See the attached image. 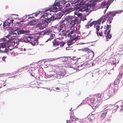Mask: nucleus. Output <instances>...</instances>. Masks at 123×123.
Listing matches in <instances>:
<instances>
[{"label":"nucleus","instance_id":"nucleus-1","mask_svg":"<svg viewBox=\"0 0 123 123\" xmlns=\"http://www.w3.org/2000/svg\"><path fill=\"white\" fill-rule=\"evenodd\" d=\"M123 11V10H118L114 12H107L106 15L103 16L101 17L100 19L98 21V25H100L101 21H102V23L103 24L104 22H105L107 18V23L109 24H110L111 23L113 19V17L115 16L116 14H120Z\"/></svg>","mask_w":123,"mask_h":123},{"label":"nucleus","instance_id":"nucleus-2","mask_svg":"<svg viewBox=\"0 0 123 123\" xmlns=\"http://www.w3.org/2000/svg\"><path fill=\"white\" fill-rule=\"evenodd\" d=\"M54 17L49 13H44L41 17V19L47 23L48 24L51 21L54 20Z\"/></svg>","mask_w":123,"mask_h":123},{"label":"nucleus","instance_id":"nucleus-3","mask_svg":"<svg viewBox=\"0 0 123 123\" xmlns=\"http://www.w3.org/2000/svg\"><path fill=\"white\" fill-rule=\"evenodd\" d=\"M42 20V23H38L36 25V28L37 30H42L47 26L48 25L47 23L43 20Z\"/></svg>","mask_w":123,"mask_h":123},{"label":"nucleus","instance_id":"nucleus-4","mask_svg":"<svg viewBox=\"0 0 123 123\" xmlns=\"http://www.w3.org/2000/svg\"><path fill=\"white\" fill-rule=\"evenodd\" d=\"M118 105H117L115 106L113 108L112 110L114 112H115L117 111V109L120 106V107L119 108L120 111H123V101H119L117 103Z\"/></svg>","mask_w":123,"mask_h":123},{"label":"nucleus","instance_id":"nucleus-5","mask_svg":"<svg viewBox=\"0 0 123 123\" xmlns=\"http://www.w3.org/2000/svg\"><path fill=\"white\" fill-rule=\"evenodd\" d=\"M59 24V26L57 28V30L59 32L62 30L63 29L65 28L66 25L67 24V22L65 19L62 20L60 21Z\"/></svg>","mask_w":123,"mask_h":123},{"label":"nucleus","instance_id":"nucleus-6","mask_svg":"<svg viewBox=\"0 0 123 123\" xmlns=\"http://www.w3.org/2000/svg\"><path fill=\"white\" fill-rule=\"evenodd\" d=\"M96 99L95 98H90V99L89 101L91 104L93 105L95 107L99 105L100 104V101L98 100V99L96 98Z\"/></svg>","mask_w":123,"mask_h":123},{"label":"nucleus","instance_id":"nucleus-7","mask_svg":"<svg viewBox=\"0 0 123 123\" xmlns=\"http://www.w3.org/2000/svg\"><path fill=\"white\" fill-rule=\"evenodd\" d=\"M69 31L68 30L66 31L63 30L58 35V39L60 40H62L64 38L67 37V35L66 33Z\"/></svg>","mask_w":123,"mask_h":123},{"label":"nucleus","instance_id":"nucleus-8","mask_svg":"<svg viewBox=\"0 0 123 123\" xmlns=\"http://www.w3.org/2000/svg\"><path fill=\"white\" fill-rule=\"evenodd\" d=\"M74 30L75 28L74 26H71L70 30H72L67 35L68 37H69L70 39H73L75 37L74 36L76 35L73 34L75 32L74 31Z\"/></svg>","mask_w":123,"mask_h":123},{"label":"nucleus","instance_id":"nucleus-9","mask_svg":"<svg viewBox=\"0 0 123 123\" xmlns=\"http://www.w3.org/2000/svg\"><path fill=\"white\" fill-rule=\"evenodd\" d=\"M61 9V8L60 7H58V8L56 6H54V5H52L49 6V9L46 10V11L50 10V12H56L58 11H60Z\"/></svg>","mask_w":123,"mask_h":123},{"label":"nucleus","instance_id":"nucleus-10","mask_svg":"<svg viewBox=\"0 0 123 123\" xmlns=\"http://www.w3.org/2000/svg\"><path fill=\"white\" fill-rule=\"evenodd\" d=\"M78 40V37H75L73 39L72 38L70 39L67 42V44L68 46H70L74 43L76 41Z\"/></svg>","mask_w":123,"mask_h":123},{"label":"nucleus","instance_id":"nucleus-11","mask_svg":"<svg viewBox=\"0 0 123 123\" xmlns=\"http://www.w3.org/2000/svg\"><path fill=\"white\" fill-rule=\"evenodd\" d=\"M100 25L98 24L96 25V32L98 36L100 37L103 36V32L102 31L100 30Z\"/></svg>","mask_w":123,"mask_h":123},{"label":"nucleus","instance_id":"nucleus-12","mask_svg":"<svg viewBox=\"0 0 123 123\" xmlns=\"http://www.w3.org/2000/svg\"><path fill=\"white\" fill-rule=\"evenodd\" d=\"M70 24L72 25V26H74L75 24L78 22V21L77 18L72 17L70 20Z\"/></svg>","mask_w":123,"mask_h":123},{"label":"nucleus","instance_id":"nucleus-13","mask_svg":"<svg viewBox=\"0 0 123 123\" xmlns=\"http://www.w3.org/2000/svg\"><path fill=\"white\" fill-rule=\"evenodd\" d=\"M29 42L33 46L37 45L38 44V40L37 39H31Z\"/></svg>","mask_w":123,"mask_h":123},{"label":"nucleus","instance_id":"nucleus-14","mask_svg":"<svg viewBox=\"0 0 123 123\" xmlns=\"http://www.w3.org/2000/svg\"><path fill=\"white\" fill-rule=\"evenodd\" d=\"M6 49V43H0V52L5 51Z\"/></svg>","mask_w":123,"mask_h":123},{"label":"nucleus","instance_id":"nucleus-15","mask_svg":"<svg viewBox=\"0 0 123 123\" xmlns=\"http://www.w3.org/2000/svg\"><path fill=\"white\" fill-rule=\"evenodd\" d=\"M111 25H108L107 24L106 26H105L104 27V28L105 29V31H104V34H106L107 31H111Z\"/></svg>","mask_w":123,"mask_h":123},{"label":"nucleus","instance_id":"nucleus-16","mask_svg":"<svg viewBox=\"0 0 123 123\" xmlns=\"http://www.w3.org/2000/svg\"><path fill=\"white\" fill-rule=\"evenodd\" d=\"M15 34V36H12V39H10L9 40V42L10 43V44H11V43L12 44V45H14L15 44V43L14 42V39L15 38V37L16 36L17 33H12V35Z\"/></svg>","mask_w":123,"mask_h":123},{"label":"nucleus","instance_id":"nucleus-17","mask_svg":"<svg viewBox=\"0 0 123 123\" xmlns=\"http://www.w3.org/2000/svg\"><path fill=\"white\" fill-rule=\"evenodd\" d=\"M95 114H89L88 116V119L90 122H92L93 120L95 119Z\"/></svg>","mask_w":123,"mask_h":123},{"label":"nucleus","instance_id":"nucleus-18","mask_svg":"<svg viewBox=\"0 0 123 123\" xmlns=\"http://www.w3.org/2000/svg\"><path fill=\"white\" fill-rule=\"evenodd\" d=\"M71 59L70 58L68 57V58L67 57H63L62 58V61L66 62V64H68L70 60Z\"/></svg>","mask_w":123,"mask_h":123},{"label":"nucleus","instance_id":"nucleus-19","mask_svg":"<svg viewBox=\"0 0 123 123\" xmlns=\"http://www.w3.org/2000/svg\"><path fill=\"white\" fill-rule=\"evenodd\" d=\"M53 45V46H56L60 45V42H59L56 39H54L53 40L52 42Z\"/></svg>","mask_w":123,"mask_h":123},{"label":"nucleus","instance_id":"nucleus-20","mask_svg":"<svg viewBox=\"0 0 123 123\" xmlns=\"http://www.w3.org/2000/svg\"><path fill=\"white\" fill-rule=\"evenodd\" d=\"M82 10V9L80 8L77 9L74 12V13L75 14L77 15L78 17L80 16L81 15V13L79 12V11H81Z\"/></svg>","mask_w":123,"mask_h":123},{"label":"nucleus","instance_id":"nucleus-21","mask_svg":"<svg viewBox=\"0 0 123 123\" xmlns=\"http://www.w3.org/2000/svg\"><path fill=\"white\" fill-rule=\"evenodd\" d=\"M101 6L103 8H106V9H108L109 7L108 5L106 2H103L102 3Z\"/></svg>","mask_w":123,"mask_h":123},{"label":"nucleus","instance_id":"nucleus-22","mask_svg":"<svg viewBox=\"0 0 123 123\" xmlns=\"http://www.w3.org/2000/svg\"><path fill=\"white\" fill-rule=\"evenodd\" d=\"M53 31L52 28L49 29L45 31L43 33L44 35H49V34Z\"/></svg>","mask_w":123,"mask_h":123},{"label":"nucleus","instance_id":"nucleus-23","mask_svg":"<svg viewBox=\"0 0 123 123\" xmlns=\"http://www.w3.org/2000/svg\"><path fill=\"white\" fill-rule=\"evenodd\" d=\"M74 9L72 8H70L69 9H67L65 11V13L66 14L69 13L74 11Z\"/></svg>","mask_w":123,"mask_h":123},{"label":"nucleus","instance_id":"nucleus-24","mask_svg":"<svg viewBox=\"0 0 123 123\" xmlns=\"http://www.w3.org/2000/svg\"><path fill=\"white\" fill-rule=\"evenodd\" d=\"M110 31H107L106 34H105V37L107 39H110L112 37L111 34H110Z\"/></svg>","mask_w":123,"mask_h":123},{"label":"nucleus","instance_id":"nucleus-25","mask_svg":"<svg viewBox=\"0 0 123 123\" xmlns=\"http://www.w3.org/2000/svg\"><path fill=\"white\" fill-rule=\"evenodd\" d=\"M31 39L30 38H28L24 37L22 39V42L25 43L29 42V41Z\"/></svg>","mask_w":123,"mask_h":123},{"label":"nucleus","instance_id":"nucleus-26","mask_svg":"<svg viewBox=\"0 0 123 123\" xmlns=\"http://www.w3.org/2000/svg\"><path fill=\"white\" fill-rule=\"evenodd\" d=\"M54 77H56L58 79H60L63 77L62 76L59 72L57 74L54 75Z\"/></svg>","mask_w":123,"mask_h":123},{"label":"nucleus","instance_id":"nucleus-27","mask_svg":"<svg viewBox=\"0 0 123 123\" xmlns=\"http://www.w3.org/2000/svg\"><path fill=\"white\" fill-rule=\"evenodd\" d=\"M70 119L73 121H75L78 120V118L74 116H71L70 117Z\"/></svg>","mask_w":123,"mask_h":123},{"label":"nucleus","instance_id":"nucleus-28","mask_svg":"<svg viewBox=\"0 0 123 123\" xmlns=\"http://www.w3.org/2000/svg\"><path fill=\"white\" fill-rule=\"evenodd\" d=\"M107 113V111H105L103 113L100 117L101 118L102 120L106 116V114Z\"/></svg>","mask_w":123,"mask_h":123},{"label":"nucleus","instance_id":"nucleus-29","mask_svg":"<svg viewBox=\"0 0 123 123\" xmlns=\"http://www.w3.org/2000/svg\"><path fill=\"white\" fill-rule=\"evenodd\" d=\"M37 21L35 20L30 21L29 23V25H33L37 23Z\"/></svg>","mask_w":123,"mask_h":123},{"label":"nucleus","instance_id":"nucleus-30","mask_svg":"<svg viewBox=\"0 0 123 123\" xmlns=\"http://www.w3.org/2000/svg\"><path fill=\"white\" fill-rule=\"evenodd\" d=\"M55 36V35L54 34H52L46 40L45 42H47L49 41H50L52 39H53L54 38V37Z\"/></svg>","mask_w":123,"mask_h":123},{"label":"nucleus","instance_id":"nucleus-31","mask_svg":"<svg viewBox=\"0 0 123 123\" xmlns=\"http://www.w3.org/2000/svg\"><path fill=\"white\" fill-rule=\"evenodd\" d=\"M63 77L66 75V71L64 69H62L60 72H59Z\"/></svg>","mask_w":123,"mask_h":123},{"label":"nucleus","instance_id":"nucleus-32","mask_svg":"<svg viewBox=\"0 0 123 123\" xmlns=\"http://www.w3.org/2000/svg\"><path fill=\"white\" fill-rule=\"evenodd\" d=\"M97 24H98V23L97 22H96L95 21H94L92 22L89 23L90 26V27L92 26L93 25H97Z\"/></svg>","mask_w":123,"mask_h":123},{"label":"nucleus","instance_id":"nucleus-33","mask_svg":"<svg viewBox=\"0 0 123 123\" xmlns=\"http://www.w3.org/2000/svg\"><path fill=\"white\" fill-rule=\"evenodd\" d=\"M10 25V23H7L6 22H4L3 24V27H5L6 26H9Z\"/></svg>","mask_w":123,"mask_h":123},{"label":"nucleus","instance_id":"nucleus-34","mask_svg":"<svg viewBox=\"0 0 123 123\" xmlns=\"http://www.w3.org/2000/svg\"><path fill=\"white\" fill-rule=\"evenodd\" d=\"M114 89L113 90V93L114 94L116 93L118 91V88L117 87L115 86L114 87Z\"/></svg>","mask_w":123,"mask_h":123},{"label":"nucleus","instance_id":"nucleus-35","mask_svg":"<svg viewBox=\"0 0 123 123\" xmlns=\"http://www.w3.org/2000/svg\"><path fill=\"white\" fill-rule=\"evenodd\" d=\"M94 6V5L93 4L88 3L87 6V8L88 9H90V8L91 7H93Z\"/></svg>","mask_w":123,"mask_h":123},{"label":"nucleus","instance_id":"nucleus-36","mask_svg":"<svg viewBox=\"0 0 123 123\" xmlns=\"http://www.w3.org/2000/svg\"><path fill=\"white\" fill-rule=\"evenodd\" d=\"M72 17H71L70 16H68L67 17V18L65 19V20L67 21H70V20L71 19V18H72Z\"/></svg>","mask_w":123,"mask_h":123},{"label":"nucleus","instance_id":"nucleus-37","mask_svg":"<svg viewBox=\"0 0 123 123\" xmlns=\"http://www.w3.org/2000/svg\"><path fill=\"white\" fill-rule=\"evenodd\" d=\"M114 95V93L113 92H112L111 91H109V92L108 93V96L109 97H111L112 96Z\"/></svg>","mask_w":123,"mask_h":123},{"label":"nucleus","instance_id":"nucleus-38","mask_svg":"<svg viewBox=\"0 0 123 123\" xmlns=\"http://www.w3.org/2000/svg\"><path fill=\"white\" fill-rule=\"evenodd\" d=\"M53 5L56 6H58V7H59V6H60V3H59V2H55L54 4Z\"/></svg>","mask_w":123,"mask_h":123},{"label":"nucleus","instance_id":"nucleus-39","mask_svg":"<svg viewBox=\"0 0 123 123\" xmlns=\"http://www.w3.org/2000/svg\"><path fill=\"white\" fill-rule=\"evenodd\" d=\"M19 32L21 34H24L26 33H27V31H26L22 30L20 31Z\"/></svg>","mask_w":123,"mask_h":123},{"label":"nucleus","instance_id":"nucleus-40","mask_svg":"<svg viewBox=\"0 0 123 123\" xmlns=\"http://www.w3.org/2000/svg\"><path fill=\"white\" fill-rule=\"evenodd\" d=\"M115 61L114 62L113 61V65H116L118 63L119 61L118 59L116 60V59H115Z\"/></svg>","mask_w":123,"mask_h":123},{"label":"nucleus","instance_id":"nucleus-41","mask_svg":"<svg viewBox=\"0 0 123 123\" xmlns=\"http://www.w3.org/2000/svg\"><path fill=\"white\" fill-rule=\"evenodd\" d=\"M90 22V21L88 22L87 23L85 26V27L86 28H89V26H90V25H89V24Z\"/></svg>","mask_w":123,"mask_h":123},{"label":"nucleus","instance_id":"nucleus-42","mask_svg":"<svg viewBox=\"0 0 123 123\" xmlns=\"http://www.w3.org/2000/svg\"><path fill=\"white\" fill-rule=\"evenodd\" d=\"M7 56H3L2 58V60L4 61H5V59L7 58Z\"/></svg>","mask_w":123,"mask_h":123},{"label":"nucleus","instance_id":"nucleus-43","mask_svg":"<svg viewBox=\"0 0 123 123\" xmlns=\"http://www.w3.org/2000/svg\"><path fill=\"white\" fill-rule=\"evenodd\" d=\"M65 44V43L64 42H63L61 43H60V46L61 47H62L64 46Z\"/></svg>","mask_w":123,"mask_h":123},{"label":"nucleus","instance_id":"nucleus-44","mask_svg":"<svg viewBox=\"0 0 123 123\" xmlns=\"http://www.w3.org/2000/svg\"><path fill=\"white\" fill-rule=\"evenodd\" d=\"M87 0H77V2H80V3L83 2L84 3L85 1H86Z\"/></svg>","mask_w":123,"mask_h":123},{"label":"nucleus","instance_id":"nucleus-45","mask_svg":"<svg viewBox=\"0 0 123 123\" xmlns=\"http://www.w3.org/2000/svg\"><path fill=\"white\" fill-rule=\"evenodd\" d=\"M87 20V19L85 17H82L80 18V20L81 21H84L85 20Z\"/></svg>","mask_w":123,"mask_h":123},{"label":"nucleus","instance_id":"nucleus-46","mask_svg":"<svg viewBox=\"0 0 123 123\" xmlns=\"http://www.w3.org/2000/svg\"><path fill=\"white\" fill-rule=\"evenodd\" d=\"M123 75V74H119L118 75V76L119 79H121L122 78Z\"/></svg>","mask_w":123,"mask_h":123},{"label":"nucleus","instance_id":"nucleus-47","mask_svg":"<svg viewBox=\"0 0 123 123\" xmlns=\"http://www.w3.org/2000/svg\"><path fill=\"white\" fill-rule=\"evenodd\" d=\"M66 3V1L63 0L61 2V3L63 5L65 4Z\"/></svg>","mask_w":123,"mask_h":123},{"label":"nucleus","instance_id":"nucleus-48","mask_svg":"<svg viewBox=\"0 0 123 123\" xmlns=\"http://www.w3.org/2000/svg\"><path fill=\"white\" fill-rule=\"evenodd\" d=\"M52 29H53V30L54 29H57V27L56 26H52V28H51Z\"/></svg>","mask_w":123,"mask_h":123},{"label":"nucleus","instance_id":"nucleus-49","mask_svg":"<svg viewBox=\"0 0 123 123\" xmlns=\"http://www.w3.org/2000/svg\"><path fill=\"white\" fill-rule=\"evenodd\" d=\"M39 13H33V14H34V16H35L36 17H37V16L39 14Z\"/></svg>","mask_w":123,"mask_h":123},{"label":"nucleus","instance_id":"nucleus-50","mask_svg":"<svg viewBox=\"0 0 123 123\" xmlns=\"http://www.w3.org/2000/svg\"><path fill=\"white\" fill-rule=\"evenodd\" d=\"M75 58H76L75 57H72V58H70L71 59L70 60V61H71L72 60H74L76 59Z\"/></svg>","mask_w":123,"mask_h":123},{"label":"nucleus","instance_id":"nucleus-51","mask_svg":"<svg viewBox=\"0 0 123 123\" xmlns=\"http://www.w3.org/2000/svg\"><path fill=\"white\" fill-rule=\"evenodd\" d=\"M23 69L24 70H25V69H28V68H27V67H26V66H25V67H24L23 68Z\"/></svg>","mask_w":123,"mask_h":123},{"label":"nucleus","instance_id":"nucleus-52","mask_svg":"<svg viewBox=\"0 0 123 123\" xmlns=\"http://www.w3.org/2000/svg\"><path fill=\"white\" fill-rule=\"evenodd\" d=\"M70 5V4L69 3H68L67 5H66V7H68Z\"/></svg>","mask_w":123,"mask_h":123},{"label":"nucleus","instance_id":"nucleus-53","mask_svg":"<svg viewBox=\"0 0 123 123\" xmlns=\"http://www.w3.org/2000/svg\"><path fill=\"white\" fill-rule=\"evenodd\" d=\"M55 89L57 90H60V89L59 87H57L55 88Z\"/></svg>","mask_w":123,"mask_h":123},{"label":"nucleus","instance_id":"nucleus-54","mask_svg":"<svg viewBox=\"0 0 123 123\" xmlns=\"http://www.w3.org/2000/svg\"><path fill=\"white\" fill-rule=\"evenodd\" d=\"M92 57H93L94 56V52L92 51Z\"/></svg>","mask_w":123,"mask_h":123},{"label":"nucleus","instance_id":"nucleus-55","mask_svg":"<svg viewBox=\"0 0 123 123\" xmlns=\"http://www.w3.org/2000/svg\"><path fill=\"white\" fill-rule=\"evenodd\" d=\"M13 33H10L9 35L8 36L9 37L11 36H12V35Z\"/></svg>","mask_w":123,"mask_h":123},{"label":"nucleus","instance_id":"nucleus-56","mask_svg":"<svg viewBox=\"0 0 123 123\" xmlns=\"http://www.w3.org/2000/svg\"><path fill=\"white\" fill-rule=\"evenodd\" d=\"M40 78L39 77H37V76L36 77V79H37L39 80L40 79Z\"/></svg>","mask_w":123,"mask_h":123},{"label":"nucleus","instance_id":"nucleus-57","mask_svg":"<svg viewBox=\"0 0 123 123\" xmlns=\"http://www.w3.org/2000/svg\"><path fill=\"white\" fill-rule=\"evenodd\" d=\"M98 96L99 97H100V96H101V95L100 94H97L96 95L97 96Z\"/></svg>","mask_w":123,"mask_h":123},{"label":"nucleus","instance_id":"nucleus-58","mask_svg":"<svg viewBox=\"0 0 123 123\" xmlns=\"http://www.w3.org/2000/svg\"><path fill=\"white\" fill-rule=\"evenodd\" d=\"M107 9H105V11H104V14H105V12H106V10H107Z\"/></svg>","mask_w":123,"mask_h":123},{"label":"nucleus","instance_id":"nucleus-59","mask_svg":"<svg viewBox=\"0 0 123 123\" xmlns=\"http://www.w3.org/2000/svg\"><path fill=\"white\" fill-rule=\"evenodd\" d=\"M70 123V121H68L67 120V123Z\"/></svg>","mask_w":123,"mask_h":123},{"label":"nucleus","instance_id":"nucleus-60","mask_svg":"<svg viewBox=\"0 0 123 123\" xmlns=\"http://www.w3.org/2000/svg\"><path fill=\"white\" fill-rule=\"evenodd\" d=\"M16 23L17 24H21L20 23V22H17Z\"/></svg>","mask_w":123,"mask_h":123},{"label":"nucleus","instance_id":"nucleus-61","mask_svg":"<svg viewBox=\"0 0 123 123\" xmlns=\"http://www.w3.org/2000/svg\"><path fill=\"white\" fill-rule=\"evenodd\" d=\"M30 74L33 77H34V75H32L31 73Z\"/></svg>","mask_w":123,"mask_h":123},{"label":"nucleus","instance_id":"nucleus-62","mask_svg":"<svg viewBox=\"0 0 123 123\" xmlns=\"http://www.w3.org/2000/svg\"><path fill=\"white\" fill-rule=\"evenodd\" d=\"M103 28V26H101V29H102Z\"/></svg>","mask_w":123,"mask_h":123},{"label":"nucleus","instance_id":"nucleus-63","mask_svg":"<svg viewBox=\"0 0 123 123\" xmlns=\"http://www.w3.org/2000/svg\"><path fill=\"white\" fill-rule=\"evenodd\" d=\"M32 18V17H29V18Z\"/></svg>","mask_w":123,"mask_h":123},{"label":"nucleus","instance_id":"nucleus-64","mask_svg":"<svg viewBox=\"0 0 123 123\" xmlns=\"http://www.w3.org/2000/svg\"><path fill=\"white\" fill-rule=\"evenodd\" d=\"M13 21V20H12V22H13L12 21Z\"/></svg>","mask_w":123,"mask_h":123}]
</instances>
